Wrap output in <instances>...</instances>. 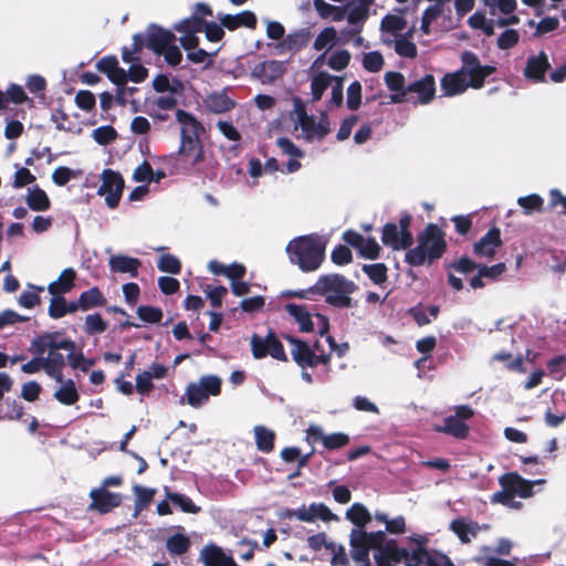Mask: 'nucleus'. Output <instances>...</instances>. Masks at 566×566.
<instances>
[{"label":"nucleus","mask_w":566,"mask_h":566,"mask_svg":"<svg viewBox=\"0 0 566 566\" xmlns=\"http://www.w3.org/2000/svg\"><path fill=\"white\" fill-rule=\"evenodd\" d=\"M346 516L357 526L350 533V555L355 562L367 560L368 552L375 548V559L378 566H452L450 560L442 555L432 556L422 549L409 553L394 543L382 546L384 532L367 533L363 530L370 522L371 516L360 503L353 504L347 510Z\"/></svg>","instance_id":"f257e3e1"},{"label":"nucleus","mask_w":566,"mask_h":566,"mask_svg":"<svg viewBox=\"0 0 566 566\" xmlns=\"http://www.w3.org/2000/svg\"><path fill=\"white\" fill-rule=\"evenodd\" d=\"M461 60V70L448 73L441 80V90L446 96L462 94L468 87H482L485 77L495 70L490 65H481L478 56L470 51L463 52Z\"/></svg>","instance_id":"f03ea898"},{"label":"nucleus","mask_w":566,"mask_h":566,"mask_svg":"<svg viewBox=\"0 0 566 566\" xmlns=\"http://www.w3.org/2000/svg\"><path fill=\"white\" fill-rule=\"evenodd\" d=\"M61 349H75V343L64 338L61 332L44 333L33 338L30 347L32 353L40 356L45 374L57 382H62V369L65 365L64 356L59 353Z\"/></svg>","instance_id":"7ed1b4c3"},{"label":"nucleus","mask_w":566,"mask_h":566,"mask_svg":"<svg viewBox=\"0 0 566 566\" xmlns=\"http://www.w3.org/2000/svg\"><path fill=\"white\" fill-rule=\"evenodd\" d=\"M326 240L317 234L302 235L293 239L286 245L290 261L303 272L317 270L325 255Z\"/></svg>","instance_id":"20e7f679"},{"label":"nucleus","mask_w":566,"mask_h":566,"mask_svg":"<svg viewBox=\"0 0 566 566\" xmlns=\"http://www.w3.org/2000/svg\"><path fill=\"white\" fill-rule=\"evenodd\" d=\"M356 284L340 274H326L318 277L313 291L324 295L326 303L332 306L347 308L352 306L350 294L356 291Z\"/></svg>","instance_id":"39448f33"},{"label":"nucleus","mask_w":566,"mask_h":566,"mask_svg":"<svg viewBox=\"0 0 566 566\" xmlns=\"http://www.w3.org/2000/svg\"><path fill=\"white\" fill-rule=\"evenodd\" d=\"M444 250L443 233L436 224H429L419 237L418 245L406 253V261L413 266H419L427 260L440 258Z\"/></svg>","instance_id":"423d86ee"},{"label":"nucleus","mask_w":566,"mask_h":566,"mask_svg":"<svg viewBox=\"0 0 566 566\" xmlns=\"http://www.w3.org/2000/svg\"><path fill=\"white\" fill-rule=\"evenodd\" d=\"M501 491L492 494V504H503L510 509L518 510L521 502L515 499H527L531 496L530 481L521 478L517 473L511 472L499 479Z\"/></svg>","instance_id":"0eeeda50"},{"label":"nucleus","mask_w":566,"mask_h":566,"mask_svg":"<svg viewBox=\"0 0 566 566\" xmlns=\"http://www.w3.org/2000/svg\"><path fill=\"white\" fill-rule=\"evenodd\" d=\"M293 115L295 130H301L300 137L307 143L321 142L331 132L329 120L325 115L319 118L306 114L300 99L294 101Z\"/></svg>","instance_id":"6e6552de"},{"label":"nucleus","mask_w":566,"mask_h":566,"mask_svg":"<svg viewBox=\"0 0 566 566\" xmlns=\"http://www.w3.org/2000/svg\"><path fill=\"white\" fill-rule=\"evenodd\" d=\"M221 391V379L214 375H207L199 378L196 382H190L186 388L185 397H181L180 403H187L193 408H199L206 403L210 396H218Z\"/></svg>","instance_id":"1a4fd4ad"},{"label":"nucleus","mask_w":566,"mask_h":566,"mask_svg":"<svg viewBox=\"0 0 566 566\" xmlns=\"http://www.w3.org/2000/svg\"><path fill=\"white\" fill-rule=\"evenodd\" d=\"M96 67L99 72L105 73L109 81L117 86L115 99L119 105H125L127 97L136 92V87L126 86L127 73L118 66L117 59L115 56H105L97 62Z\"/></svg>","instance_id":"9d476101"},{"label":"nucleus","mask_w":566,"mask_h":566,"mask_svg":"<svg viewBox=\"0 0 566 566\" xmlns=\"http://www.w3.org/2000/svg\"><path fill=\"white\" fill-rule=\"evenodd\" d=\"M102 184L97 190L99 196L105 197L106 205L114 209L118 206L124 190V179L111 169H105L101 176Z\"/></svg>","instance_id":"9b49d317"},{"label":"nucleus","mask_w":566,"mask_h":566,"mask_svg":"<svg viewBox=\"0 0 566 566\" xmlns=\"http://www.w3.org/2000/svg\"><path fill=\"white\" fill-rule=\"evenodd\" d=\"M326 54L322 53L311 65V91L313 101H318L322 98L324 92L327 87H333L337 80L340 77L333 76L326 72L322 71V67L325 64Z\"/></svg>","instance_id":"f8f14e48"},{"label":"nucleus","mask_w":566,"mask_h":566,"mask_svg":"<svg viewBox=\"0 0 566 566\" xmlns=\"http://www.w3.org/2000/svg\"><path fill=\"white\" fill-rule=\"evenodd\" d=\"M287 340L293 346L291 349V355L301 367H314L318 364H328L331 359L329 354L318 355L306 343L293 337H287Z\"/></svg>","instance_id":"ddd939ff"},{"label":"nucleus","mask_w":566,"mask_h":566,"mask_svg":"<svg viewBox=\"0 0 566 566\" xmlns=\"http://www.w3.org/2000/svg\"><path fill=\"white\" fill-rule=\"evenodd\" d=\"M251 349L253 357L256 359H261L266 355H270L275 359L283 361L286 360L283 345L273 334H269L265 337L253 335L251 337Z\"/></svg>","instance_id":"4468645a"},{"label":"nucleus","mask_w":566,"mask_h":566,"mask_svg":"<svg viewBox=\"0 0 566 566\" xmlns=\"http://www.w3.org/2000/svg\"><path fill=\"white\" fill-rule=\"evenodd\" d=\"M179 157L185 169L202 171L205 168L206 155L201 143L188 142L187 144H180Z\"/></svg>","instance_id":"2eb2a0df"},{"label":"nucleus","mask_w":566,"mask_h":566,"mask_svg":"<svg viewBox=\"0 0 566 566\" xmlns=\"http://www.w3.org/2000/svg\"><path fill=\"white\" fill-rule=\"evenodd\" d=\"M203 27L202 19L196 14L184 19L175 25V29L182 33L180 43L186 50H192L198 45L199 39L197 33L201 32Z\"/></svg>","instance_id":"dca6fc26"},{"label":"nucleus","mask_w":566,"mask_h":566,"mask_svg":"<svg viewBox=\"0 0 566 566\" xmlns=\"http://www.w3.org/2000/svg\"><path fill=\"white\" fill-rule=\"evenodd\" d=\"M176 118L180 124V144H187L188 142L201 143L200 135L203 133L205 128L195 116L182 109H178Z\"/></svg>","instance_id":"f3484780"},{"label":"nucleus","mask_w":566,"mask_h":566,"mask_svg":"<svg viewBox=\"0 0 566 566\" xmlns=\"http://www.w3.org/2000/svg\"><path fill=\"white\" fill-rule=\"evenodd\" d=\"M436 93V82L432 75L415 81L408 85L409 101L418 102L420 104L429 103Z\"/></svg>","instance_id":"a211bd4d"},{"label":"nucleus","mask_w":566,"mask_h":566,"mask_svg":"<svg viewBox=\"0 0 566 566\" xmlns=\"http://www.w3.org/2000/svg\"><path fill=\"white\" fill-rule=\"evenodd\" d=\"M343 239L347 244L357 249L364 258L377 259L379 255L380 247L373 238H364L355 231H346Z\"/></svg>","instance_id":"6ab92c4d"},{"label":"nucleus","mask_w":566,"mask_h":566,"mask_svg":"<svg viewBox=\"0 0 566 566\" xmlns=\"http://www.w3.org/2000/svg\"><path fill=\"white\" fill-rule=\"evenodd\" d=\"M382 243L394 250L407 249L412 244L411 232L401 231L397 224L387 223L382 229Z\"/></svg>","instance_id":"aec40b11"},{"label":"nucleus","mask_w":566,"mask_h":566,"mask_svg":"<svg viewBox=\"0 0 566 566\" xmlns=\"http://www.w3.org/2000/svg\"><path fill=\"white\" fill-rule=\"evenodd\" d=\"M310 42V32L298 30L285 36L281 42L274 45V52L279 55L293 54L301 51Z\"/></svg>","instance_id":"412c9836"},{"label":"nucleus","mask_w":566,"mask_h":566,"mask_svg":"<svg viewBox=\"0 0 566 566\" xmlns=\"http://www.w3.org/2000/svg\"><path fill=\"white\" fill-rule=\"evenodd\" d=\"M90 496L92 499L90 507L102 514L117 507L122 502V496L118 493L108 492L104 488L93 489Z\"/></svg>","instance_id":"4be33fe9"},{"label":"nucleus","mask_w":566,"mask_h":566,"mask_svg":"<svg viewBox=\"0 0 566 566\" xmlns=\"http://www.w3.org/2000/svg\"><path fill=\"white\" fill-rule=\"evenodd\" d=\"M501 244L500 230L492 228L474 244L473 252L476 256L492 259Z\"/></svg>","instance_id":"5701e85b"},{"label":"nucleus","mask_w":566,"mask_h":566,"mask_svg":"<svg viewBox=\"0 0 566 566\" xmlns=\"http://www.w3.org/2000/svg\"><path fill=\"white\" fill-rule=\"evenodd\" d=\"M307 437L314 441H322L326 449L334 450L346 446L349 441V437L342 432L332 434H325L323 429L318 426H311L307 429Z\"/></svg>","instance_id":"b1692460"},{"label":"nucleus","mask_w":566,"mask_h":566,"mask_svg":"<svg viewBox=\"0 0 566 566\" xmlns=\"http://www.w3.org/2000/svg\"><path fill=\"white\" fill-rule=\"evenodd\" d=\"M293 515L303 522H313L316 518H321L323 521H332L336 520L337 516L331 512V510L323 503H312L306 506L303 505L298 507Z\"/></svg>","instance_id":"393cba45"},{"label":"nucleus","mask_w":566,"mask_h":566,"mask_svg":"<svg viewBox=\"0 0 566 566\" xmlns=\"http://www.w3.org/2000/svg\"><path fill=\"white\" fill-rule=\"evenodd\" d=\"M413 29H409L401 36H387L385 44L389 48H394L395 52L403 57L413 59L417 56V46L412 42Z\"/></svg>","instance_id":"a878e982"},{"label":"nucleus","mask_w":566,"mask_h":566,"mask_svg":"<svg viewBox=\"0 0 566 566\" xmlns=\"http://www.w3.org/2000/svg\"><path fill=\"white\" fill-rule=\"evenodd\" d=\"M234 101L226 90L212 92L203 99L205 107L214 114H222L234 107Z\"/></svg>","instance_id":"bb28decb"},{"label":"nucleus","mask_w":566,"mask_h":566,"mask_svg":"<svg viewBox=\"0 0 566 566\" xmlns=\"http://www.w3.org/2000/svg\"><path fill=\"white\" fill-rule=\"evenodd\" d=\"M176 36L168 30H164L157 25H150L147 30V48L155 53H159L163 49L167 48L171 42H175Z\"/></svg>","instance_id":"cd10ccee"},{"label":"nucleus","mask_w":566,"mask_h":566,"mask_svg":"<svg viewBox=\"0 0 566 566\" xmlns=\"http://www.w3.org/2000/svg\"><path fill=\"white\" fill-rule=\"evenodd\" d=\"M385 82L387 87L394 92L391 102L402 103L409 102L408 85H406L405 76L399 72H387L385 74Z\"/></svg>","instance_id":"c85d7f7f"},{"label":"nucleus","mask_w":566,"mask_h":566,"mask_svg":"<svg viewBox=\"0 0 566 566\" xmlns=\"http://www.w3.org/2000/svg\"><path fill=\"white\" fill-rule=\"evenodd\" d=\"M205 566H237L233 558L216 545H207L200 552Z\"/></svg>","instance_id":"c756f323"},{"label":"nucleus","mask_w":566,"mask_h":566,"mask_svg":"<svg viewBox=\"0 0 566 566\" xmlns=\"http://www.w3.org/2000/svg\"><path fill=\"white\" fill-rule=\"evenodd\" d=\"M407 28L406 20L400 14H387L380 23L381 41L385 44L387 36H401Z\"/></svg>","instance_id":"7c9ffc66"},{"label":"nucleus","mask_w":566,"mask_h":566,"mask_svg":"<svg viewBox=\"0 0 566 566\" xmlns=\"http://www.w3.org/2000/svg\"><path fill=\"white\" fill-rule=\"evenodd\" d=\"M218 19L220 23L229 30H234L239 27L254 28L256 23V18L251 11H243L234 15L219 14Z\"/></svg>","instance_id":"2f4dec72"},{"label":"nucleus","mask_w":566,"mask_h":566,"mask_svg":"<svg viewBox=\"0 0 566 566\" xmlns=\"http://www.w3.org/2000/svg\"><path fill=\"white\" fill-rule=\"evenodd\" d=\"M112 272L128 273L130 276H137L140 261L123 254L113 255L108 262Z\"/></svg>","instance_id":"473e14b6"},{"label":"nucleus","mask_w":566,"mask_h":566,"mask_svg":"<svg viewBox=\"0 0 566 566\" xmlns=\"http://www.w3.org/2000/svg\"><path fill=\"white\" fill-rule=\"evenodd\" d=\"M76 272L72 268L62 271L57 280L49 284L48 291L51 295H64L74 287Z\"/></svg>","instance_id":"72a5a7b5"},{"label":"nucleus","mask_w":566,"mask_h":566,"mask_svg":"<svg viewBox=\"0 0 566 566\" xmlns=\"http://www.w3.org/2000/svg\"><path fill=\"white\" fill-rule=\"evenodd\" d=\"M450 527L458 535L462 543L471 542L472 538H474L481 530L478 523L464 518L452 521Z\"/></svg>","instance_id":"f704fd0d"},{"label":"nucleus","mask_w":566,"mask_h":566,"mask_svg":"<svg viewBox=\"0 0 566 566\" xmlns=\"http://www.w3.org/2000/svg\"><path fill=\"white\" fill-rule=\"evenodd\" d=\"M77 312L75 301L67 302L63 295H52L51 302L48 308L49 316L59 319L66 314Z\"/></svg>","instance_id":"c9c22d12"},{"label":"nucleus","mask_w":566,"mask_h":566,"mask_svg":"<svg viewBox=\"0 0 566 566\" xmlns=\"http://www.w3.org/2000/svg\"><path fill=\"white\" fill-rule=\"evenodd\" d=\"M314 8L322 19L334 22L343 21L346 17V8L337 7L325 2L324 0H314Z\"/></svg>","instance_id":"e433bc0d"},{"label":"nucleus","mask_w":566,"mask_h":566,"mask_svg":"<svg viewBox=\"0 0 566 566\" xmlns=\"http://www.w3.org/2000/svg\"><path fill=\"white\" fill-rule=\"evenodd\" d=\"M286 312L295 319L302 332H312V316L306 306L298 304H287Z\"/></svg>","instance_id":"4c0bfd02"},{"label":"nucleus","mask_w":566,"mask_h":566,"mask_svg":"<svg viewBox=\"0 0 566 566\" xmlns=\"http://www.w3.org/2000/svg\"><path fill=\"white\" fill-rule=\"evenodd\" d=\"M25 202L33 211H46L51 206L48 195L39 187L28 189Z\"/></svg>","instance_id":"58836bf2"},{"label":"nucleus","mask_w":566,"mask_h":566,"mask_svg":"<svg viewBox=\"0 0 566 566\" xmlns=\"http://www.w3.org/2000/svg\"><path fill=\"white\" fill-rule=\"evenodd\" d=\"M105 302V297L97 287H92L81 293L78 300L75 301L77 311H87L95 306H102Z\"/></svg>","instance_id":"ea45409f"},{"label":"nucleus","mask_w":566,"mask_h":566,"mask_svg":"<svg viewBox=\"0 0 566 566\" xmlns=\"http://www.w3.org/2000/svg\"><path fill=\"white\" fill-rule=\"evenodd\" d=\"M436 431L462 439L468 436L469 427L457 417L449 416L444 419L443 426L436 427Z\"/></svg>","instance_id":"a19ab883"},{"label":"nucleus","mask_w":566,"mask_h":566,"mask_svg":"<svg viewBox=\"0 0 566 566\" xmlns=\"http://www.w3.org/2000/svg\"><path fill=\"white\" fill-rule=\"evenodd\" d=\"M337 40L338 35L336 29L328 27L317 34L314 40L313 48L316 51H325L324 53L326 54V52L337 43Z\"/></svg>","instance_id":"79ce46f5"},{"label":"nucleus","mask_w":566,"mask_h":566,"mask_svg":"<svg viewBox=\"0 0 566 566\" xmlns=\"http://www.w3.org/2000/svg\"><path fill=\"white\" fill-rule=\"evenodd\" d=\"M253 431L256 448L262 452H271L274 448V431L264 426H255Z\"/></svg>","instance_id":"37998d69"},{"label":"nucleus","mask_w":566,"mask_h":566,"mask_svg":"<svg viewBox=\"0 0 566 566\" xmlns=\"http://www.w3.org/2000/svg\"><path fill=\"white\" fill-rule=\"evenodd\" d=\"M60 388L54 392V398L63 405H73L78 400V394L72 379L60 382Z\"/></svg>","instance_id":"c03bdc74"},{"label":"nucleus","mask_w":566,"mask_h":566,"mask_svg":"<svg viewBox=\"0 0 566 566\" xmlns=\"http://www.w3.org/2000/svg\"><path fill=\"white\" fill-rule=\"evenodd\" d=\"M166 548L170 555H182L190 548V539L185 534H174L166 539Z\"/></svg>","instance_id":"a18cd8bd"},{"label":"nucleus","mask_w":566,"mask_h":566,"mask_svg":"<svg viewBox=\"0 0 566 566\" xmlns=\"http://www.w3.org/2000/svg\"><path fill=\"white\" fill-rule=\"evenodd\" d=\"M345 8L347 21L352 25H361L368 18L369 9L356 3V1H350Z\"/></svg>","instance_id":"49530a36"},{"label":"nucleus","mask_w":566,"mask_h":566,"mask_svg":"<svg viewBox=\"0 0 566 566\" xmlns=\"http://www.w3.org/2000/svg\"><path fill=\"white\" fill-rule=\"evenodd\" d=\"M551 69L548 57L545 52L533 56V83H545L546 72Z\"/></svg>","instance_id":"de8ad7c7"},{"label":"nucleus","mask_w":566,"mask_h":566,"mask_svg":"<svg viewBox=\"0 0 566 566\" xmlns=\"http://www.w3.org/2000/svg\"><path fill=\"white\" fill-rule=\"evenodd\" d=\"M43 287L30 285V290L23 291L19 297L18 303L24 308H33L40 303L39 292H42Z\"/></svg>","instance_id":"09e8293b"},{"label":"nucleus","mask_w":566,"mask_h":566,"mask_svg":"<svg viewBox=\"0 0 566 566\" xmlns=\"http://www.w3.org/2000/svg\"><path fill=\"white\" fill-rule=\"evenodd\" d=\"M350 61V53L347 50L333 52L325 63L334 71H342L347 67Z\"/></svg>","instance_id":"8fccbe9b"},{"label":"nucleus","mask_w":566,"mask_h":566,"mask_svg":"<svg viewBox=\"0 0 566 566\" xmlns=\"http://www.w3.org/2000/svg\"><path fill=\"white\" fill-rule=\"evenodd\" d=\"M67 352V361L74 369L87 371L95 364L93 359L85 358L81 352H76V348Z\"/></svg>","instance_id":"3c124183"},{"label":"nucleus","mask_w":566,"mask_h":566,"mask_svg":"<svg viewBox=\"0 0 566 566\" xmlns=\"http://www.w3.org/2000/svg\"><path fill=\"white\" fill-rule=\"evenodd\" d=\"M363 271L375 284H381L387 279V268L382 263L365 264Z\"/></svg>","instance_id":"603ef678"},{"label":"nucleus","mask_w":566,"mask_h":566,"mask_svg":"<svg viewBox=\"0 0 566 566\" xmlns=\"http://www.w3.org/2000/svg\"><path fill=\"white\" fill-rule=\"evenodd\" d=\"M168 500L179 506L186 513H198L200 509L186 495L180 493H168Z\"/></svg>","instance_id":"864d4df0"},{"label":"nucleus","mask_w":566,"mask_h":566,"mask_svg":"<svg viewBox=\"0 0 566 566\" xmlns=\"http://www.w3.org/2000/svg\"><path fill=\"white\" fill-rule=\"evenodd\" d=\"M107 328V323L99 314H91L85 317V331L87 334H101Z\"/></svg>","instance_id":"5fc2aeb1"},{"label":"nucleus","mask_w":566,"mask_h":566,"mask_svg":"<svg viewBox=\"0 0 566 566\" xmlns=\"http://www.w3.org/2000/svg\"><path fill=\"white\" fill-rule=\"evenodd\" d=\"M363 65L369 72H379L384 66V57L377 52H368L363 56Z\"/></svg>","instance_id":"6e6d98bb"},{"label":"nucleus","mask_w":566,"mask_h":566,"mask_svg":"<svg viewBox=\"0 0 566 566\" xmlns=\"http://www.w3.org/2000/svg\"><path fill=\"white\" fill-rule=\"evenodd\" d=\"M158 269L161 272L178 274L181 269L180 261L171 254H164L158 261Z\"/></svg>","instance_id":"4d7b16f0"},{"label":"nucleus","mask_w":566,"mask_h":566,"mask_svg":"<svg viewBox=\"0 0 566 566\" xmlns=\"http://www.w3.org/2000/svg\"><path fill=\"white\" fill-rule=\"evenodd\" d=\"M469 24L471 28L484 31L488 35L493 33V24L489 21L485 15L481 12H475L469 18Z\"/></svg>","instance_id":"13d9d810"},{"label":"nucleus","mask_w":566,"mask_h":566,"mask_svg":"<svg viewBox=\"0 0 566 566\" xmlns=\"http://www.w3.org/2000/svg\"><path fill=\"white\" fill-rule=\"evenodd\" d=\"M559 27V20L557 17L543 18L535 28L533 35L542 36L549 32L555 31Z\"/></svg>","instance_id":"bf43d9fd"},{"label":"nucleus","mask_w":566,"mask_h":566,"mask_svg":"<svg viewBox=\"0 0 566 566\" xmlns=\"http://www.w3.org/2000/svg\"><path fill=\"white\" fill-rule=\"evenodd\" d=\"M276 145L281 151L290 157L301 158L304 153L289 138L281 137L276 139Z\"/></svg>","instance_id":"052dcab7"},{"label":"nucleus","mask_w":566,"mask_h":566,"mask_svg":"<svg viewBox=\"0 0 566 566\" xmlns=\"http://www.w3.org/2000/svg\"><path fill=\"white\" fill-rule=\"evenodd\" d=\"M361 85L359 82H353L347 88V106L350 109H357L360 105Z\"/></svg>","instance_id":"680f3d73"},{"label":"nucleus","mask_w":566,"mask_h":566,"mask_svg":"<svg viewBox=\"0 0 566 566\" xmlns=\"http://www.w3.org/2000/svg\"><path fill=\"white\" fill-rule=\"evenodd\" d=\"M116 137V132L111 126H102L93 130V138L99 145H106L114 140Z\"/></svg>","instance_id":"e2e57ef3"},{"label":"nucleus","mask_w":566,"mask_h":566,"mask_svg":"<svg viewBox=\"0 0 566 566\" xmlns=\"http://www.w3.org/2000/svg\"><path fill=\"white\" fill-rule=\"evenodd\" d=\"M137 315L140 319L148 323H158L163 317V312L153 306H140L137 310Z\"/></svg>","instance_id":"0e129e2a"},{"label":"nucleus","mask_w":566,"mask_h":566,"mask_svg":"<svg viewBox=\"0 0 566 566\" xmlns=\"http://www.w3.org/2000/svg\"><path fill=\"white\" fill-rule=\"evenodd\" d=\"M492 11L499 9L502 13H512L516 8V0H482Z\"/></svg>","instance_id":"69168bd1"},{"label":"nucleus","mask_w":566,"mask_h":566,"mask_svg":"<svg viewBox=\"0 0 566 566\" xmlns=\"http://www.w3.org/2000/svg\"><path fill=\"white\" fill-rule=\"evenodd\" d=\"M158 54H163L168 64L176 66L181 62L182 54L175 42L163 49Z\"/></svg>","instance_id":"338daca9"},{"label":"nucleus","mask_w":566,"mask_h":566,"mask_svg":"<svg viewBox=\"0 0 566 566\" xmlns=\"http://www.w3.org/2000/svg\"><path fill=\"white\" fill-rule=\"evenodd\" d=\"M547 370L551 375H562L566 371V356L557 355L551 358L546 364Z\"/></svg>","instance_id":"774afa93"}]
</instances>
